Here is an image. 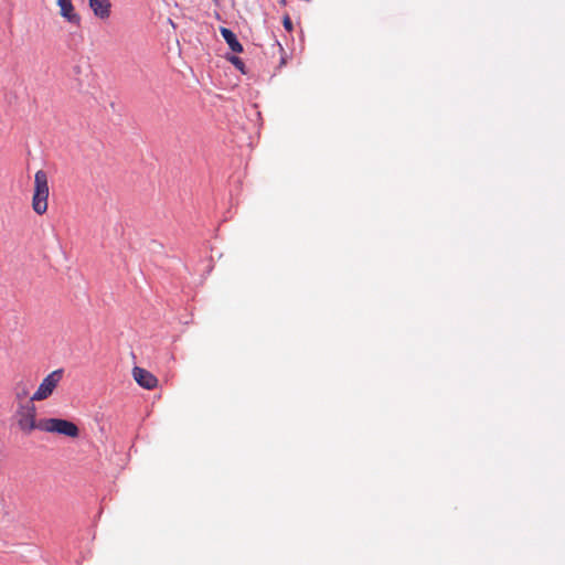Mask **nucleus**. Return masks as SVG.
I'll return each instance as SVG.
<instances>
[{
    "mask_svg": "<svg viewBox=\"0 0 565 565\" xmlns=\"http://www.w3.org/2000/svg\"><path fill=\"white\" fill-rule=\"evenodd\" d=\"M41 431L61 435L70 438H77L79 436V428L71 420L63 418H41Z\"/></svg>",
    "mask_w": 565,
    "mask_h": 565,
    "instance_id": "nucleus-1",
    "label": "nucleus"
},
{
    "mask_svg": "<svg viewBox=\"0 0 565 565\" xmlns=\"http://www.w3.org/2000/svg\"><path fill=\"white\" fill-rule=\"evenodd\" d=\"M47 175L45 171L39 170L34 175V193L32 198V209L36 214L42 215L47 211Z\"/></svg>",
    "mask_w": 565,
    "mask_h": 565,
    "instance_id": "nucleus-2",
    "label": "nucleus"
},
{
    "mask_svg": "<svg viewBox=\"0 0 565 565\" xmlns=\"http://www.w3.org/2000/svg\"><path fill=\"white\" fill-rule=\"evenodd\" d=\"M34 402L30 398L26 403L20 404L17 411L18 426L24 434H31L35 429L41 431L40 419L36 420Z\"/></svg>",
    "mask_w": 565,
    "mask_h": 565,
    "instance_id": "nucleus-3",
    "label": "nucleus"
},
{
    "mask_svg": "<svg viewBox=\"0 0 565 565\" xmlns=\"http://www.w3.org/2000/svg\"><path fill=\"white\" fill-rule=\"evenodd\" d=\"M64 371L57 369L47 374L31 396V401L40 402L49 398L63 379Z\"/></svg>",
    "mask_w": 565,
    "mask_h": 565,
    "instance_id": "nucleus-4",
    "label": "nucleus"
},
{
    "mask_svg": "<svg viewBox=\"0 0 565 565\" xmlns=\"http://www.w3.org/2000/svg\"><path fill=\"white\" fill-rule=\"evenodd\" d=\"M132 376L135 381L146 390H153L158 385V379L146 369L135 366L132 369Z\"/></svg>",
    "mask_w": 565,
    "mask_h": 565,
    "instance_id": "nucleus-5",
    "label": "nucleus"
},
{
    "mask_svg": "<svg viewBox=\"0 0 565 565\" xmlns=\"http://www.w3.org/2000/svg\"><path fill=\"white\" fill-rule=\"evenodd\" d=\"M56 4L60 8V14L68 23L78 25L81 23V17L76 13L72 0H56Z\"/></svg>",
    "mask_w": 565,
    "mask_h": 565,
    "instance_id": "nucleus-6",
    "label": "nucleus"
},
{
    "mask_svg": "<svg viewBox=\"0 0 565 565\" xmlns=\"http://www.w3.org/2000/svg\"><path fill=\"white\" fill-rule=\"evenodd\" d=\"M88 6L96 18L100 20L109 19L111 14L110 0H88Z\"/></svg>",
    "mask_w": 565,
    "mask_h": 565,
    "instance_id": "nucleus-7",
    "label": "nucleus"
},
{
    "mask_svg": "<svg viewBox=\"0 0 565 565\" xmlns=\"http://www.w3.org/2000/svg\"><path fill=\"white\" fill-rule=\"evenodd\" d=\"M221 34L233 52H243V45L238 42L236 35L230 29L221 28Z\"/></svg>",
    "mask_w": 565,
    "mask_h": 565,
    "instance_id": "nucleus-8",
    "label": "nucleus"
},
{
    "mask_svg": "<svg viewBox=\"0 0 565 565\" xmlns=\"http://www.w3.org/2000/svg\"><path fill=\"white\" fill-rule=\"evenodd\" d=\"M14 394H15V398L19 401V402H22L24 401L28 396H29V390L26 387V385L24 383H19L17 384L15 388H14Z\"/></svg>",
    "mask_w": 565,
    "mask_h": 565,
    "instance_id": "nucleus-9",
    "label": "nucleus"
},
{
    "mask_svg": "<svg viewBox=\"0 0 565 565\" xmlns=\"http://www.w3.org/2000/svg\"><path fill=\"white\" fill-rule=\"evenodd\" d=\"M228 61L234 64L238 70L243 71L244 63L243 61L237 56H231L228 57Z\"/></svg>",
    "mask_w": 565,
    "mask_h": 565,
    "instance_id": "nucleus-10",
    "label": "nucleus"
},
{
    "mask_svg": "<svg viewBox=\"0 0 565 565\" xmlns=\"http://www.w3.org/2000/svg\"><path fill=\"white\" fill-rule=\"evenodd\" d=\"M284 26H285L288 31H290V30L292 29V23H291V20H290V18H289V17H286V18L284 19Z\"/></svg>",
    "mask_w": 565,
    "mask_h": 565,
    "instance_id": "nucleus-11",
    "label": "nucleus"
}]
</instances>
